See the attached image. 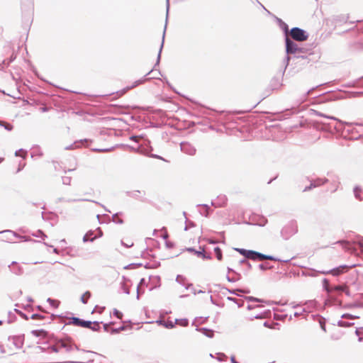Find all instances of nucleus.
Wrapping results in <instances>:
<instances>
[{"label":"nucleus","instance_id":"nucleus-11","mask_svg":"<svg viewBox=\"0 0 363 363\" xmlns=\"http://www.w3.org/2000/svg\"><path fill=\"white\" fill-rule=\"evenodd\" d=\"M346 289H347V287H346V286H337L330 287V288L328 289V291L329 292H333V291H345Z\"/></svg>","mask_w":363,"mask_h":363},{"label":"nucleus","instance_id":"nucleus-21","mask_svg":"<svg viewBox=\"0 0 363 363\" xmlns=\"http://www.w3.org/2000/svg\"><path fill=\"white\" fill-rule=\"evenodd\" d=\"M231 362L233 363H237L236 361H235V357L234 356L231 357Z\"/></svg>","mask_w":363,"mask_h":363},{"label":"nucleus","instance_id":"nucleus-24","mask_svg":"<svg viewBox=\"0 0 363 363\" xmlns=\"http://www.w3.org/2000/svg\"><path fill=\"white\" fill-rule=\"evenodd\" d=\"M187 250H188V251H190V252H191V251H194V249H192V248H187Z\"/></svg>","mask_w":363,"mask_h":363},{"label":"nucleus","instance_id":"nucleus-19","mask_svg":"<svg viewBox=\"0 0 363 363\" xmlns=\"http://www.w3.org/2000/svg\"><path fill=\"white\" fill-rule=\"evenodd\" d=\"M338 324H339V325L342 326V327H349L352 325V323H349L345 321H339Z\"/></svg>","mask_w":363,"mask_h":363},{"label":"nucleus","instance_id":"nucleus-22","mask_svg":"<svg viewBox=\"0 0 363 363\" xmlns=\"http://www.w3.org/2000/svg\"><path fill=\"white\" fill-rule=\"evenodd\" d=\"M264 325L265 327H267V328H272V327L268 324V323H267V322H265V323H264Z\"/></svg>","mask_w":363,"mask_h":363},{"label":"nucleus","instance_id":"nucleus-9","mask_svg":"<svg viewBox=\"0 0 363 363\" xmlns=\"http://www.w3.org/2000/svg\"><path fill=\"white\" fill-rule=\"evenodd\" d=\"M199 331L208 337H213L214 335V332L212 330L206 328H201Z\"/></svg>","mask_w":363,"mask_h":363},{"label":"nucleus","instance_id":"nucleus-1","mask_svg":"<svg viewBox=\"0 0 363 363\" xmlns=\"http://www.w3.org/2000/svg\"><path fill=\"white\" fill-rule=\"evenodd\" d=\"M237 251H238L242 255L245 256L247 259H250L252 260H264V259H269V260H275V259L269 255H265L252 250H247L245 249H236Z\"/></svg>","mask_w":363,"mask_h":363},{"label":"nucleus","instance_id":"nucleus-18","mask_svg":"<svg viewBox=\"0 0 363 363\" xmlns=\"http://www.w3.org/2000/svg\"><path fill=\"white\" fill-rule=\"evenodd\" d=\"M113 314L119 319H122L123 318V313L117 309H114Z\"/></svg>","mask_w":363,"mask_h":363},{"label":"nucleus","instance_id":"nucleus-15","mask_svg":"<svg viewBox=\"0 0 363 363\" xmlns=\"http://www.w3.org/2000/svg\"><path fill=\"white\" fill-rule=\"evenodd\" d=\"M342 318H348V319H351V320H353V319H357L359 318V317L357 316V315H353L352 314H350V313H345L342 315Z\"/></svg>","mask_w":363,"mask_h":363},{"label":"nucleus","instance_id":"nucleus-8","mask_svg":"<svg viewBox=\"0 0 363 363\" xmlns=\"http://www.w3.org/2000/svg\"><path fill=\"white\" fill-rule=\"evenodd\" d=\"M340 243L342 246V248L346 251H350L351 252H354V247H352V245L347 241H340L338 242Z\"/></svg>","mask_w":363,"mask_h":363},{"label":"nucleus","instance_id":"nucleus-6","mask_svg":"<svg viewBox=\"0 0 363 363\" xmlns=\"http://www.w3.org/2000/svg\"><path fill=\"white\" fill-rule=\"evenodd\" d=\"M348 267L345 265L340 266L337 268L332 269L330 273L333 276H338L342 273H345L347 271Z\"/></svg>","mask_w":363,"mask_h":363},{"label":"nucleus","instance_id":"nucleus-16","mask_svg":"<svg viewBox=\"0 0 363 363\" xmlns=\"http://www.w3.org/2000/svg\"><path fill=\"white\" fill-rule=\"evenodd\" d=\"M89 328L91 329L92 330L97 331L100 328L99 323L97 322H92V325L89 327Z\"/></svg>","mask_w":363,"mask_h":363},{"label":"nucleus","instance_id":"nucleus-5","mask_svg":"<svg viewBox=\"0 0 363 363\" xmlns=\"http://www.w3.org/2000/svg\"><path fill=\"white\" fill-rule=\"evenodd\" d=\"M286 51L290 53H296L297 50V45L291 41L289 38L286 40Z\"/></svg>","mask_w":363,"mask_h":363},{"label":"nucleus","instance_id":"nucleus-23","mask_svg":"<svg viewBox=\"0 0 363 363\" xmlns=\"http://www.w3.org/2000/svg\"><path fill=\"white\" fill-rule=\"evenodd\" d=\"M255 317L256 318H264V315H255Z\"/></svg>","mask_w":363,"mask_h":363},{"label":"nucleus","instance_id":"nucleus-14","mask_svg":"<svg viewBox=\"0 0 363 363\" xmlns=\"http://www.w3.org/2000/svg\"><path fill=\"white\" fill-rule=\"evenodd\" d=\"M145 81V79L138 80V81L135 82L130 86L127 87V90H129L130 89H133V88L136 87L138 85L144 83Z\"/></svg>","mask_w":363,"mask_h":363},{"label":"nucleus","instance_id":"nucleus-4","mask_svg":"<svg viewBox=\"0 0 363 363\" xmlns=\"http://www.w3.org/2000/svg\"><path fill=\"white\" fill-rule=\"evenodd\" d=\"M72 323L75 325L80 326L82 328H89V327H90L92 325V322L83 320L78 318H73Z\"/></svg>","mask_w":363,"mask_h":363},{"label":"nucleus","instance_id":"nucleus-3","mask_svg":"<svg viewBox=\"0 0 363 363\" xmlns=\"http://www.w3.org/2000/svg\"><path fill=\"white\" fill-rule=\"evenodd\" d=\"M31 334L40 340H46L48 337V333L44 329L33 330L31 331Z\"/></svg>","mask_w":363,"mask_h":363},{"label":"nucleus","instance_id":"nucleus-20","mask_svg":"<svg viewBox=\"0 0 363 363\" xmlns=\"http://www.w3.org/2000/svg\"><path fill=\"white\" fill-rule=\"evenodd\" d=\"M199 236H196V237H194L192 240H193V242H199Z\"/></svg>","mask_w":363,"mask_h":363},{"label":"nucleus","instance_id":"nucleus-10","mask_svg":"<svg viewBox=\"0 0 363 363\" xmlns=\"http://www.w3.org/2000/svg\"><path fill=\"white\" fill-rule=\"evenodd\" d=\"M91 294L89 291H86L81 296V301L86 304L88 302V300L90 298Z\"/></svg>","mask_w":363,"mask_h":363},{"label":"nucleus","instance_id":"nucleus-12","mask_svg":"<svg viewBox=\"0 0 363 363\" xmlns=\"http://www.w3.org/2000/svg\"><path fill=\"white\" fill-rule=\"evenodd\" d=\"M214 255L216 256L218 260L220 261L222 259V251L220 249V247H216L214 248Z\"/></svg>","mask_w":363,"mask_h":363},{"label":"nucleus","instance_id":"nucleus-13","mask_svg":"<svg viewBox=\"0 0 363 363\" xmlns=\"http://www.w3.org/2000/svg\"><path fill=\"white\" fill-rule=\"evenodd\" d=\"M0 125L4 126L8 130H11L13 129V125L5 121H0Z\"/></svg>","mask_w":363,"mask_h":363},{"label":"nucleus","instance_id":"nucleus-2","mask_svg":"<svg viewBox=\"0 0 363 363\" xmlns=\"http://www.w3.org/2000/svg\"><path fill=\"white\" fill-rule=\"evenodd\" d=\"M290 35L296 41H305L308 39V35L299 28H293L290 31Z\"/></svg>","mask_w":363,"mask_h":363},{"label":"nucleus","instance_id":"nucleus-25","mask_svg":"<svg viewBox=\"0 0 363 363\" xmlns=\"http://www.w3.org/2000/svg\"><path fill=\"white\" fill-rule=\"evenodd\" d=\"M186 238H189V240H191V238H190V235L187 233L186 234Z\"/></svg>","mask_w":363,"mask_h":363},{"label":"nucleus","instance_id":"nucleus-7","mask_svg":"<svg viewBox=\"0 0 363 363\" xmlns=\"http://www.w3.org/2000/svg\"><path fill=\"white\" fill-rule=\"evenodd\" d=\"M326 179H318L315 180L313 183L311 184V186L306 188L305 191L307 189H311L312 187H316L323 185L326 182Z\"/></svg>","mask_w":363,"mask_h":363},{"label":"nucleus","instance_id":"nucleus-17","mask_svg":"<svg viewBox=\"0 0 363 363\" xmlns=\"http://www.w3.org/2000/svg\"><path fill=\"white\" fill-rule=\"evenodd\" d=\"M361 194H362V192H361V190H360V189H357V188H356V189H354V194H355V196H356V198H357V199H359V200H362V196H361Z\"/></svg>","mask_w":363,"mask_h":363}]
</instances>
